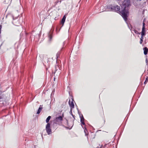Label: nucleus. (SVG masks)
Here are the masks:
<instances>
[{
    "label": "nucleus",
    "mask_w": 148,
    "mask_h": 148,
    "mask_svg": "<svg viewBox=\"0 0 148 148\" xmlns=\"http://www.w3.org/2000/svg\"><path fill=\"white\" fill-rule=\"evenodd\" d=\"M131 5L130 0H124L122 3V6L124 9L122 10L121 14L125 21L126 22L127 20V15L129 13L128 11L126 8Z\"/></svg>",
    "instance_id": "1"
},
{
    "label": "nucleus",
    "mask_w": 148,
    "mask_h": 148,
    "mask_svg": "<svg viewBox=\"0 0 148 148\" xmlns=\"http://www.w3.org/2000/svg\"><path fill=\"white\" fill-rule=\"evenodd\" d=\"M107 11H114L117 12H119L121 13L120 12V8L119 6L118 5L111 4L110 5H108L106 7V8Z\"/></svg>",
    "instance_id": "2"
},
{
    "label": "nucleus",
    "mask_w": 148,
    "mask_h": 148,
    "mask_svg": "<svg viewBox=\"0 0 148 148\" xmlns=\"http://www.w3.org/2000/svg\"><path fill=\"white\" fill-rule=\"evenodd\" d=\"M62 117L61 116H60L56 118L54 120V122L56 124L60 125L62 123Z\"/></svg>",
    "instance_id": "3"
},
{
    "label": "nucleus",
    "mask_w": 148,
    "mask_h": 148,
    "mask_svg": "<svg viewBox=\"0 0 148 148\" xmlns=\"http://www.w3.org/2000/svg\"><path fill=\"white\" fill-rule=\"evenodd\" d=\"M45 130L48 135H50L52 133L51 130L50 128V125L49 123H47L46 125Z\"/></svg>",
    "instance_id": "4"
},
{
    "label": "nucleus",
    "mask_w": 148,
    "mask_h": 148,
    "mask_svg": "<svg viewBox=\"0 0 148 148\" xmlns=\"http://www.w3.org/2000/svg\"><path fill=\"white\" fill-rule=\"evenodd\" d=\"M81 116L80 115V121L82 124L83 125H85V124L84 122V119L83 116L82 114H81Z\"/></svg>",
    "instance_id": "5"
},
{
    "label": "nucleus",
    "mask_w": 148,
    "mask_h": 148,
    "mask_svg": "<svg viewBox=\"0 0 148 148\" xmlns=\"http://www.w3.org/2000/svg\"><path fill=\"white\" fill-rule=\"evenodd\" d=\"M69 103L71 108H74V105L73 102V101H72L71 102L70 100H69Z\"/></svg>",
    "instance_id": "6"
},
{
    "label": "nucleus",
    "mask_w": 148,
    "mask_h": 148,
    "mask_svg": "<svg viewBox=\"0 0 148 148\" xmlns=\"http://www.w3.org/2000/svg\"><path fill=\"white\" fill-rule=\"evenodd\" d=\"M66 18V15H64L63 18H62L61 21V23L62 24V25H63L64 24L65 21V20Z\"/></svg>",
    "instance_id": "7"
},
{
    "label": "nucleus",
    "mask_w": 148,
    "mask_h": 148,
    "mask_svg": "<svg viewBox=\"0 0 148 148\" xmlns=\"http://www.w3.org/2000/svg\"><path fill=\"white\" fill-rule=\"evenodd\" d=\"M144 54L145 55L147 54L148 50L147 48V47L144 48Z\"/></svg>",
    "instance_id": "8"
},
{
    "label": "nucleus",
    "mask_w": 148,
    "mask_h": 148,
    "mask_svg": "<svg viewBox=\"0 0 148 148\" xmlns=\"http://www.w3.org/2000/svg\"><path fill=\"white\" fill-rule=\"evenodd\" d=\"M42 106H40V107L39 108H38V109L37 112V114H39V113H40V112L42 109Z\"/></svg>",
    "instance_id": "9"
},
{
    "label": "nucleus",
    "mask_w": 148,
    "mask_h": 148,
    "mask_svg": "<svg viewBox=\"0 0 148 148\" xmlns=\"http://www.w3.org/2000/svg\"><path fill=\"white\" fill-rule=\"evenodd\" d=\"M144 20L143 21V27L142 29V31H145V23L144 21Z\"/></svg>",
    "instance_id": "10"
},
{
    "label": "nucleus",
    "mask_w": 148,
    "mask_h": 148,
    "mask_svg": "<svg viewBox=\"0 0 148 148\" xmlns=\"http://www.w3.org/2000/svg\"><path fill=\"white\" fill-rule=\"evenodd\" d=\"M84 132L85 133V134L86 136L88 134V132L87 131V129L85 127H84Z\"/></svg>",
    "instance_id": "11"
},
{
    "label": "nucleus",
    "mask_w": 148,
    "mask_h": 148,
    "mask_svg": "<svg viewBox=\"0 0 148 148\" xmlns=\"http://www.w3.org/2000/svg\"><path fill=\"white\" fill-rule=\"evenodd\" d=\"M51 118V116H48V117L47 118V119L46 120V122L47 123H49L48 122H49V120H50Z\"/></svg>",
    "instance_id": "12"
},
{
    "label": "nucleus",
    "mask_w": 148,
    "mask_h": 148,
    "mask_svg": "<svg viewBox=\"0 0 148 148\" xmlns=\"http://www.w3.org/2000/svg\"><path fill=\"white\" fill-rule=\"evenodd\" d=\"M145 31H142L141 33V36L143 37V36L145 35Z\"/></svg>",
    "instance_id": "13"
},
{
    "label": "nucleus",
    "mask_w": 148,
    "mask_h": 148,
    "mask_svg": "<svg viewBox=\"0 0 148 148\" xmlns=\"http://www.w3.org/2000/svg\"><path fill=\"white\" fill-rule=\"evenodd\" d=\"M49 40H51V39L52 38V34L51 33H50L49 34Z\"/></svg>",
    "instance_id": "14"
},
{
    "label": "nucleus",
    "mask_w": 148,
    "mask_h": 148,
    "mask_svg": "<svg viewBox=\"0 0 148 148\" xmlns=\"http://www.w3.org/2000/svg\"><path fill=\"white\" fill-rule=\"evenodd\" d=\"M143 37L141 36V38H140V44H142L143 42Z\"/></svg>",
    "instance_id": "15"
},
{
    "label": "nucleus",
    "mask_w": 148,
    "mask_h": 148,
    "mask_svg": "<svg viewBox=\"0 0 148 148\" xmlns=\"http://www.w3.org/2000/svg\"><path fill=\"white\" fill-rule=\"evenodd\" d=\"M60 54V52H58V53H57V54H56V57L57 59L58 58V57L59 56Z\"/></svg>",
    "instance_id": "16"
},
{
    "label": "nucleus",
    "mask_w": 148,
    "mask_h": 148,
    "mask_svg": "<svg viewBox=\"0 0 148 148\" xmlns=\"http://www.w3.org/2000/svg\"><path fill=\"white\" fill-rule=\"evenodd\" d=\"M134 32L136 34H140L138 32V31L136 30H134Z\"/></svg>",
    "instance_id": "17"
},
{
    "label": "nucleus",
    "mask_w": 148,
    "mask_h": 148,
    "mask_svg": "<svg viewBox=\"0 0 148 148\" xmlns=\"http://www.w3.org/2000/svg\"><path fill=\"white\" fill-rule=\"evenodd\" d=\"M102 145H99V147H97L96 148H101L102 146Z\"/></svg>",
    "instance_id": "18"
},
{
    "label": "nucleus",
    "mask_w": 148,
    "mask_h": 148,
    "mask_svg": "<svg viewBox=\"0 0 148 148\" xmlns=\"http://www.w3.org/2000/svg\"><path fill=\"white\" fill-rule=\"evenodd\" d=\"M145 81H147V82H148V77L147 78H146V80H145Z\"/></svg>",
    "instance_id": "19"
},
{
    "label": "nucleus",
    "mask_w": 148,
    "mask_h": 148,
    "mask_svg": "<svg viewBox=\"0 0 148 148\" xmlns=\"http://www.w3.org/2000/svg\"><path fill=\"white\" fill-rule=\"evenodd\" d=\"M1 25H0V34L1 33Z\"/></svg>",
    "instance_id": "20"
},
{
    "label": "nucleus",
    "mask_w": 148,
    "mask_h": 148,
    "mask_svg": "<svg viewBox=\"0 0 148 148\" xmlns=\"http://www.w3.org/2000/svg\"><path fill=\"white\" fill-rule=\"evenodd\" d=\"M147 82L145 80V82H144V84H145L147 83Z\"/></svg>",
    "instance_id": "21"
},
{
    "label": "nucleus",
    "mask_w": 148,
    "mask_h": 148,
    "mask_svg": "<svg viewBox=\"0 0 148 148\" xmlns=\"http://www.w3.org/2000/svg\"><path fill=\"white\" fill-rule=\"evenodd\" d=\"M146 62L147 63V59L146 60Z\"/></svg>",
    "instance_id": "22"
},
{
    "label": "nucleus",
    "mask_w": 148,
    "mask_h": 148,
    "mask_svg": "<svg viewBox=\"0 0 148 148\" xmlns=\"http://www.w3.org/2000/svg\"><path fill=\"white\" fill-rule=\"evenodd\" d=\"M12 18H13V20L14 19V17L13 16H12Z\"/></svg>",
    "instance_id": "23"
},
{
    "label": "nucleus",
    "mask_w": 148,
    "mask_h": 148,
    "mask_svg": "<svg viewBox=\"0 0 148 148\" xmlns=\"http://www.w3.org/2000/svg\"><path fill=\"white\" fill-rule=\"evenodd\" d=\"M55 78L54 77V80L55 81Z\"/></svg>",
    "instance_id": "24"
},
{
    "label": "nucleus",
    "mask_w": 148,
    "mask_h": 148,
    "mask_svg": "<svg viewBox=\"0 0 148 148\" xmlns=\"http://www.w3.org/2000/svg\"><path fill=\"white\" fill-rule=\"evenodd\" d=\"M137 1H140L141 0H137Z\"/></svg>",
    "instance_id": "25"
},
{
    "label": "nucleus",
    "mask_w": 148,
    "mask_h": 148,
    "mask_svg": "<svg viewBox=\"0 0 148 148\" xmlns=\"http://www.w3.org/2000/svg\"><path fill=\"white\" fill-rule=\"evenodd\" d=\"M1 96H0V99H1Z\"/></svg>",
    "instance_id": "26"
},
{
    "label": "nucleus",
    "mask_w": 148,
    "mask_h": 148,
    "mask_svg": "<svg viewBox=\"0 0 148 148\" xmlns=\"http://www.w3.org/2000/svg\"><path fill=\"white\" fill-rule=\"evenodd\" d=\"M14 22V21L12 22V23H13Z\"/></svg>",
    "instance_id": "27"
},
{
    "label": "nucleus",
    "mask_w": 148,
    "mask_h": 148,
    "mask_svg": "<svg viewBox=\"0 0 148 148\" xmlns=\"http://www.w3.org/2000/svg\"><path fill=\"white\" fill-rule=\"evenodd\" d=\"M10 15L8 14V16H9Z\"/></svg>",
    "instance_id": "28"
}]
</instances>
